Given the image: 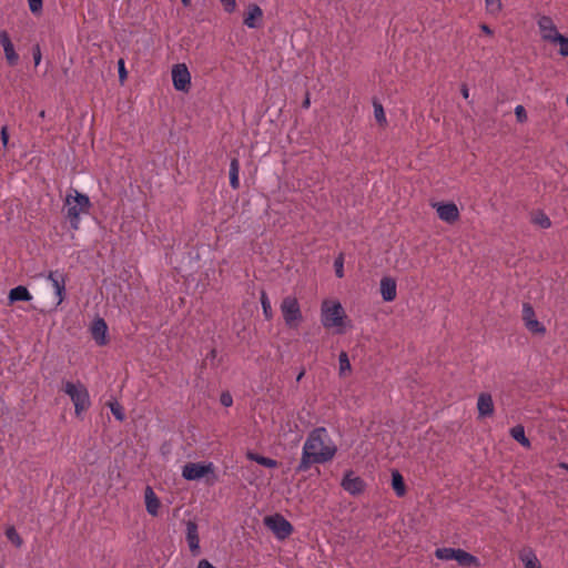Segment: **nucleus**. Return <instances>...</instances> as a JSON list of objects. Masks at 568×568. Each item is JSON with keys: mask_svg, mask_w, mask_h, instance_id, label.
<instances>
[{"mask_svg": "<svg viewBox=\"0 0 568 568\" xmlns=\"http://www.w3.org/2000/svg\"><path fill=\"white\" fill-rule=\"evenodd\" d=\"M337 453V446L331 439L325 427H316L310 432L303 445L302 457L296 473L307 471L314 464L331 462Z\"/></svg>", "mask_w": 568, "mask_h": 568, "instance_id": "1", "label": "nucleus"}, {"mask_svg": "<svg viewBox=\"0 0 568 568\" xmlns=\"http://www.w3.org/2000/svg\"><path fill=\"white\" fill-rule=\"evenodd\" d=\"M64 206L67 207L65 216L70 221L71 227L78 230L80 215L89 213L91 202L88 195L80 193L75 189H70L64 200Z\"/></svg>", "mask_w": 568, "mask_h": 568, "instance_id": "2", "label": "nucleus"}, {"mask_svg": "<svg viewBox=\"0 0 568 568\" xmlns=\"http://www.w3.org/2000/svg\"><path fill=\"white\" fill-rule=\"evenodd\" d=\"M63 392L70 397L74 405V414L77 417L87 412L91 406L90 394L87 386L78 382L64 381Z\"/></svg>", "mask_w": 568, "mask_h": 568, "instance_id": "3", "label": "nucleus"}, {"mask_svg": "<svg viewBox=\"0 0 568 568\" xmlns=\"http://www.w3.org/2000/svg\"><path fill=\"white\" fill-rule=\"evenodd\" d=\"M280 310L285 325L288 328H297L304 321L301 304L296 296L287 295L283 297Z\"/></svg>", "mask_w": 568, "mask_h": 568, "instance_id": "4", "label": "nucleus"}, {"mask_svg": "<svg viewBox=\"0 0 568 568\" xmlns=\"http://www.w3.org/2000/svg\"><path fill=\"white\" fill-rule=\"evenodd\" d=\"M182 476L186 480L205 478L209 485H213L217 480L213 463H186L182 468Z\"/></svg>", "mask_w": 568, "mask_h": 568, "instance_id": "5", "label": "nucleus"}, {"mask_svg": "<svg viewBox=\"0 0 568 568\" xmlns=\"http://www.w3.org/2000/svg\"><path fill=\"white\" fill-rule=\"evenodd\" d=\"M435 557L440 560H456L462 567H479V559L460 548L443 547L435 550Z\"/></svg>", "mask_w": 568, "mask_h": 568, "instance_id": "6", "label": "nucleus"}, {"mask_svg": "<svg viewBox=\"0 0 568 568\" xmlns=\"http://www.w3.org/2000/svg\"><path fill=\"white\" fill-rule=\"evenodd\" d=\"M345 318V312L342 307L341 303L335 302L329 304L328 302H324L322 305V316L321 321L324 327L332 328L338 327L343 325V320Z\"/></svg>", "mask_w": 568, "mask_h": 568, "instance_id": "7", "label": "nucleus"}, {"mask_svg": "<svg viewBox=\"0 0 568 568\" xmlns=\"http://www.w3.org/2000/svg\"><path fill=\"white\" fill-rule=\"evenodd\" d=\"M263 523L264 526L268 528L277 539H286L293 532L292 524L280 514L264 517Z\"/></svg>", "mask_w": 568, "mask_h": 568, "instance_id": "8", "label": "nucleus"}, {"mask_svg": "<svg viewBox=\"0 0 568 568\" xmlns=\"http://www.w3.org/2000/svg\"><path fill=\"white\" fill-rule=\"evenodd\" d=\"M172 81L174 89L187 92L191 88V74L184 63H178L172 68Z\"/></svg>", "mask_w": 568, "mask_h": 568, "instance_id": "9", "label": "nucleus"}, {"mask_svg": "<svg viewBox=\"0 0 568 568\" xmlns=\"http://www.w3.org/2000/svg\"><path fill=\"white\" fill-rule=\"evenodd\" d=\"M341 486L348 494L356 496L364 491L365 481L361 477L354 476L353 470H348L344 475Z\"/></svg>", "mask_w": 568, "mask_h": 568, "instance_id": "10", "label": "nucleus"}, {"mask_svg": "<svg viewBox=\"0 0 568 568\" xmlns=\"http://www.w3.org/2000/svg\"><path fill=\"white\" fill-rule=\"evenodd\" d=\"M48 280L51 282L55 295L58 297L57 305H60L65 298V283L67 276L62 271H51L48 275Z\"/></svg>", "mask_w": 568, "mask_h": 568, "instance_id": "11", "label": "nucleus"}, {"mask_svg": "<svg viewBox=\"0 0 568 568\" xmlns=\"http://www.w3.org/2000/svg\"><path fill=\"white\" fill-rule=\"evenodd\" d=\"M540 36L542 40L554 42L558 34H560L555 26L552 19L548 16H541L537 21Z\"/></svg>", "mask_w": 568, "mask_h": 568, "instance_id": "12", "label": "nucleus"}, {"mask_svg": "<svg viewBox=\"0 0 568 568\" xmlns=\"http://www.w3.org/2000/svg\"><path fill=\"white\" fill-rule=\"evenodd\" d=\"M438 217L447 223H454L459 219V211L455 203H435Z\"/></svg>", "mask_w": 568, "mask_h": 568, "instance_id": "13", "label": "nucleus"}, {"mask_svg": "<svg viewBox=\"0 0 568 568\" xmlns=\"http://www.w3.org/2000/svg\"><path fill=\"white\" fill-rule=\"evenodd\" d=\"M523 320L530 332L545 333V326L537 321L534 307L529 303H524L523 305Z\"/></svg>", "mask_w": 568, "mask_h": 568, "instance_id": "14", "label": "nucleus"}, {"mask_svg": "<svg viewBox=\"0 0 568 568\" xmlns=\"http://www.w3.org/2000/svg\"><path fill=\"white\" fill-rule=\"evenodd\" d=\"M186 542L189 545L190 551L193 556H197L201 552L200 549V537H199V527L194 520L186 521Z\"/></svg>", "mask_w": 568, "mask_h": 568, "instance_id": "15", "label": "nucleus"}, {"mask_svg": "<svg viewBox=\"0 0 568 568\" xmlns=\"http://www.w3.org/2000/svg\"><path fill=\"white\" fill-rule=\"evenodd\" d=\"M0 44L3 47L6 60L10 67H16L19 62V55L14 50L13 43L6 30L0 31Z\"/></svg>", "mask_w": 568, "mask_h": 568, "instance_id": "16", "label": "nucleus"}, {"mask_svg": "<svg viewBox=\"0 0 568 568\" xmlns=\"http://www.w3.org/2000/svg\"><path fill=\"white\" fill-rule=\"evenodd\" d=\"M262 19H263L262 9L255 3H250L247 6V11H246L244 20H243L244 24L251 29H255L261 26Z\"/></svg>", "mask_w": 568, "mask_h": 568, "instance_id": "17", "label": "nucleus"}, {"mask_svg": "<svg viewBox=\"0 0 568 568\" xmlns=\"http://www.w3.org/2000/svg\"><path fill=\"white\" fill-rule=\"evenodd\" d=\"M106 332H108V326L103 318L99 317L93 321V323L91 325V335L98 345H100V346L106 345V343H108Z\"/></svg>", "mask_w": 568, "mask_h": 568, "instance_id": "18", "label": "nucleus"}, {"mask_svg": "<svg viewBox=\"0 0 568 568\" xmlns=\"http://www.w3.org/2000/svg\"><path fill=\"white\" fill-rule=\"evenodd\" d=\"M477 409L480 417H489L494 414V402L490 394H479L477 400Z\"/></svg>", "mask_w": 568, "mask_h": 568, "instance_id": "19", "label": "nucleus"}, {"mask_svg": "<svg viewBox=\"0 0 568 568\" xmlns=\"http://www.w3.org/2000/svg\"><path fill=\"white\" fill-rule=\"evenodd\" d=\"M144 500H145L146 511L152 516H156L159 513L161 503L151 486L145 487Z\"/></svg>", "mask_w": 568, "mask_h": 568, "instance_id": "20", "label": "nucleus"}, {"mask_svg": "<svg viewBox=\"0 0 568 568\" xmlns=\"http://www.w3.org/2000/svg\"><path fill=\"white\" fill-rule=\"evenodd\" d=\"M381 293L383 300L392 302L396 298V282L392 277H383L381 280Z\"/></svg>", "mask_w": 568, "mask_h": 568, "instance_id": "21", "label": "nucleus"}, {"mask_svg": "<svg viewBox=\"0 0 568 568\" xmlns=\"http://www.w3.org/2000/svg\"><path fill=\"white\" fill-rule=\"evenodd\" d=\"M31 298H32V296H31L30 292L28 291V288L26 286H22V285H19L9 292L10 303L20 302V301L28 302Z\"/></svg>", "mask_w": 568, "mask_h": 568, "instance_id": "22", "label": "nucleus"}, {"mask_svg": "<svg viewBox=\"0 0 568 568\" xmlns=\"http://www.w3.org/2000/svg\"><path fill=\"white\" fill-rule=\"evenodd\" d=\"M240 161L237 158H232L231 159V162H230V185L233 190H239L240 189V179H239V174H240Z\"/></svg>", "mask_w": 568, "mask_h": 568, "instance_id": "23", "label": "nucleus"}, {"mask_svg": "<svg viewBox=\"0 0 568 568\" xmlns=\"http://www.w3.org/2000/svg\"><path fill=\"white\" fill-rule=\"evenodd\" d=\"M392 487L398 497H404L406 495V485L398 470H394L392 473Z\"/></svg>", "mask_w": 568, "mask_h": 568, "instance_id": "24", "label": "nucleus"}, {"mask_svg": "<svg viewBox=\"0 0 568 568\" xmlns=\"http://www.w3.org/2000/svg\"><path fill=\"white\" fill-rule=\"evenodd\" d=\"M530 222L541 229H549L551 221L544 211H535L531 213Z\"/></svg>", "mask_w": 568, "mask_h": 568, "instance_id": "25", "label": "nucleus"}, {"mask_svg": "<svg viewBox=\"0 0 568 568\" xmlns=\"http://www.w3.org/2000/svg\"><path fill=\"white\" fill-rule=\"evenodd\" d=\"M247 458L267 468H276L278 465L277 460L254 453H248Z\"/></svg>", "mask_w": 568, "mask_h": 568, "instance_id": "26", "label": "nucleus"}, {"mask_svg": "<svg viewBox=\"0 0 568 568\" xmlns=\"http://www.w3.org/2000/svg\"><path fill=\"white\" fill-rule=\"evenodd\" d=\"M510 436L520 443L524 447H529L530 442L525 435V428L523 425H516L510 429Z\"/></svg>", "mask_w": 568, "mask_h": 568, "instance_id": "27", "label": "nucleus"}, {"mask_svg": "<svg viewBox=\"0 0 568 568\" xmlns=\"http://www.w3.org/2000/svg\"><path fill=\"white\" fill-rule=\"evenodd\" d=\"M260 300H261L264 317L267 321L272 320L273 318V310H272V305H271L270 298H268V296H267L265 291L261 292Z\"/></svg>", "mask_w": 568, "mask_h": 568, "instance_id": "28", "label": "nucleus"}, {"mask_svg": "<svg viewBox=\"0 0 568 568\" xmlns=\"http://www.w3.org/2000/svg\"><path fill=\"white\" fill-rule=\"evenodd\" d=\"M373 106H374V116H375L377 123L382 126H386L387 120H386V115H385L383 105L379 102L374 101Z\"/></svg>", "mask_w": 568, "mask_h": 568, "instance_id": "29", "label": "nucleus"}, {"mask_svg": "<svg viewBox=\"0 0 568 568\" xmlns=\"http://www.w3.org/2000/svg\"><path fill=\"white\" fill-rule=\"evenodd\" d=\"M338 363H339V375L344 376L346 373H349L352 371V366L349 363V358L346 352H341L338 356Z\"/></svg>", "mask_w": 568, "mask_h": 568, "instance_id": "30", "label": "nucleus"}, {"mask_svg": "<svg viewBox=\"0 0 568 568\" xmlns=\"http://www.w3.org/2000/svg\"><path fill=\"white\" fill-rule=\"evenodd\" d=\"M6 536L16 547H21L23 540L13 526L7 528Z\"/></svg>", "mask_w": 568, "mask_h": 568, "instance_id": "31", "label": "nucleus"}, {"mask_svg": "<svg viewBox=\"0 0 568 568\" xmlns=\"http://www.w3.org/2000/svg\"><path fill=\"white\" fill-rule=\"evenodd\" d=\"M520 558L524 561L525 568H541L539 560L531 551L528 555H521Z\"/></svg>", "mask_w": 568, "mask_h": 568, "instance_id": "32", "label": "nucleus"}, {"mask_svg": "<svg viewBox=\"0 0 568 568\" xmlns=\"http://www.w3.org/2000/svg\"><path fill=\"white\" fill-rule=\"evenodd\" d=\"M109 407L111 409V413L118 420H120V422L124 420V418H125L124 409L118 402L109 403Z\"/></svg>", "mask_w": 568, "mask_h": 568, "instance_id": "33", "label": "nucleus"}, {"mask_svg": "<svg viewBox=\"0 0 568 568\" xmlns=\"http://www.w3.org/2000/svg\"><path fill=\"white\" fill-rule=\"evenodd\" d=\"M552 43H558L560 45L559 53L562 57H568V38L562 34H558L556 40Z\"/></svg>", "mask_w": 568, "mask_h": 568, "instance_id": "34", "label": "nucleus"}, {"mask_svg": "<svg viewBox=\"0 0 568 568\" xmlns=\"http://www.w3.org/2000/svg\"><path fill=\"white\" fill-rule=\"evenodd\" d=\"M486 10L491 13L496 14L500 12L501 10V1L500 0H485Z\"/></svg>", "mask_w": 568, "mask_h": 568, "instance_id": "35", "label": "nucleus"}, {"mask_svg": "<svg viewBox=\"0 0 568 568\" xmlns=\"http://www.w3.org/2000/svg\"><path fill=\"white\" fill-rule=\"evenodd\" d=\"M29 9L34 16L42 12V0H28Z\"/></svg>", "mask_w": 568, "mask_h": 568, "instance_id": "36", "label": "nucleus"}, {"mask_svg": "<svg viewBox=\"0 0 568 568\" xmlns=\"http://www.w3.org/2000/svg\"><path fill=\"white\" fill-rule=\"evenodd\" d=\"M515 115L519 123H525L528 120L526 109L521 104L515 108Z\"/></svg>", "mask_w": 568, "mask_h": 568, "instance_id": "37", "label": "nucleus"}, {"mask_svg": "<svg viewBox=\"0 0 568 568\" xmlns=\"http://www.w3.org/2000/svg\"><path fill=\"white\" fill-rule=\"evenodd\" d=\"M334 266H335L336 276L339 278L343 277L344 271H343V256L342 255L335 260Z\"/></svg>", "mask_w": 568, "mask_h": 568, "instance_id": "38", "label": "nucleus"}, {"mask_svg": "<svg viewBox=\"0 0 568 568\" xmlns=\"http://www.w3.org/2000/svg\"><path fill=\"white\" fill-rule=\"evenodd\" d=\"M118 67H119V78H120V81L123 82L125 79H126V70H125V67H124V60L123 59H120L118 61Z\"/></svg>", "mask_w": 568, "mask_h": 568, "instance_id": "39", "label": "nucleus"}, {"mask_svg": "<svg viewBox=\"0 0 568 568\" xmlns=\"http://www.w3.org/2000/svg\"><path fill=\"white\" fill-rule=\"evenodd\" d=\"M32 54H33V60H34V64L36 65H39L40 62H41V58H42V54H41V50H40V45L39 44H36L32 49Z\"/></svg>", "mask_w": 568, "mask_h": 568, "instance_id": "40", "label": "nucleus"}, {"mask_svg": "<svg viewBox=\"0 0 568 568\" xmlns=\"http://www.w3.org/2000/svg\"><path fill=\"white\" fill-rule=\"evenodd\" d=\"M227 12H232L235 9L236 2L235 0H220Z\"/></svg>", "mask_w": 568, "mask_h": 568, "instance_id": "41", "label": "nucleus"}, {"mask_svg": "<svg viewBox=\"0 0 568 568\" xmlns=\"http://www.w3.org/2000/svg\"><path fill=\"white\" fill-rule=\"evenodd\" d=\"M0 138H1L3 148H7L8 142H9V133H8V128L6 125L2 126V129H1Z\"/></svg>", "mask_w": 568, "mask_h": 568, "instance_id": "42", "label": "nucleus"}, {"mask_svg": "<svg viewBox=\"0 0 568 568\" xmlns=\"http://www.w3.org/2000/svg\"><path fill=\"white\" fill-rule=\"evenodd\" d=\"M221 403L226 407L231 406L233 403L232 396L229 393H223L221 395Z\"/></svg>", "mask_w": 568, "mask_h": 568, "instance_id": "43", "label": "nucleus"}, {"mask_svg": "<svg viewBox=\"0 0 568 568\" xmlns=\"http://www.w3.org/2000/svg\"><path fill=\"white\" fill-rule=\"evenodd\" d=\"M197 568H216V567H214L209 560L201 559L199 561Z\"/></svg>", "mask_w": 568, "mask_h": 568, "instance_id": "44", "label": "nucleus"}, {"mask_svg": "<svg viewBox=\"0 0 568 568\" xmlns=\"http://www.w3.org/2000/svg\"><path fill=\"white\" fill-rule=\"evenodd\" d=\"M479 28H480V30H481L485 34H487V36H493V34H494V31H493V30L489 28V26H488V24H486V23H481V24L479 26Z\"/></svg>", "mask_w": 568, "mask_h": 568, "instance_id": "45", "label": "nucleus"}, {"mask_svg": "<svg viewBox=\"0 0 568 568\" xmlns=\"http://www.w3.org/2000/svg\"><path fill=\"white\" fill-rule=\"evenodd\" d=\"M310 105H311L310 93H308V92H306V94H305V99H304V101L302 102V108H303V109H308V108H310Z\"/></svg>", "mask_w": 568, "mask_h": 568, "instance_id": "46", "label": "nucleus"}, {"mask_svg": "<svg viewBox=\"0 0 568 568\" xmlns=\"http://www.w3.org/2000/svg\"><path fill=\"white\" fill-rule=\"evenodd\" d=\"M460 92H462V95L465 98V99H468L469 97V90L467 88L466 84H463L462 88H460Z\"/></svg>", "mask_w": 568, "mask_h": 568, "instance_id": "47", "label": "nucleus"}, {"mask_svg": "<svg viewBox=\"0 0 568 568\" xmlns=\"http://www.w3.org/2000/svg\"><path fill=\"white\" fill-rule=\"evenodd\" d=\"M217 355V351L215 348L211 349V352L207 355V358L214 359Z\"/></svg>", "mask_w": 568, "mask_h": 568, "instance_id": "48", "label": "nucleus"}, {"mask_svg": "<svg viewBox=\"0 0 568 568\" xmlns=\"http://www.w3.org/2000/svg\"><path fill=\"white\" fill-rule=\"evenodd\" d=\"M184 7L191 6L192 0H181Z\"/></svg>", "mask_w": 568, "mask_h": 568, "instance_id": "49", "label": "nucleus"}, {"mask_svg": "<svg viewBox=\"0 0 568 568\" xmlns=\"http://www.w3.org/2000/svg\"><path fill=\"white\" fill-rule=\"evenodd\" d=\"M303 376H304V372H301V373L298 374V376H297V378H296V379H297V381H301V378H302Z\"/></svg>", "mask_w": 568, "mask_h": 568, "instance_id": "50", "label": "nucleus"}, {"mask_svg": "<svg viewBox=\"0 0 568 568\" xmlns=\"http://www.w3.org/2000/svg\"><path fill=\"white\" fill-rule=\"evenodd\" d=\"M560 466H561L562 468L568 469V464L561 463V464H560Z\"/></svg>", "mask_w": 568, "mask_h": 568, "instance_id": "51", "label": "nucleus"}, {"mask_svg": "<svg viewBox=\"0 0 568 568\" xmlns=\"http://www.w3.org/2000/svg\"><path fill=\"white\" fill-rule=\"evenodd\" d=\"M40 116H42V118L44 116V111L40 112Z\"/></svg>", "mask_w": 568, "mask_h": 568, "instance_id": "52", "label": "nucleus"}, {"mask_svg": "<svg viewBox=\"0 0 568 568\" xmlns=\"http://www.w3.org/2000/svg\"><path fill=\"white\" fill-rule=\"evenodd\" d=\"M566 103H567V105H568V95L566 97Z\"/></svg>", "mask_w": 568, "mask_h": 568, "instance_id": "53", "label": "nucleus"}]
</instances>
